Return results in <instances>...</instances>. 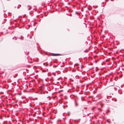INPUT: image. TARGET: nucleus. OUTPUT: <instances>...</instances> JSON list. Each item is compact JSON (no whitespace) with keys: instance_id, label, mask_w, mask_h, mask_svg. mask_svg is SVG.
Listing matches in <instances>:
<instances>
[{"instance_id":"1","label":"nucleus","mask_w":124,"mask_h":124,"mask_svg":"<svg viewBox=\"0 0 124 124\" xmlns=\"http://www.w3.org/2000/svg\"><path fill=\"white\" fill-rule=\"evenodd\" d=\"M53 56H58V55H61V54H54V53H52L51 54Z\"/></svg>"},{"instance_id":"2","label":"nucleus","mask_w":124,"mask_h":124,"mask_svg":"<svg viewBox=\"0 0 124 124\" xmlns=\"http://www.w3.org/2000/svg\"><path fill=\"white\" fill-rule=\"evenodd\" d=\"M39 113L38 111H37L35 113V114L36 115V114L38 115L39 114Z\"/></svg>"},{"instance_id":"3","label":"nucleus","mask_w":124,"mask_h":124,"mask_svg":"<svg viewBox=\"0 0 124 124\" xmlns=\"http://www.w3.org/2000/svg\"><path fill=\"white\" fill-rule=\"evenodd\" d=\"M75 105L76 106H77L78 105V104L77 103V102L76 101H75Z\"/></svg>"},{"instance_id":"4","label":"nucleus","mask_w":124,"mask_h":124,"mask_svg":"<svg viewBox=\"0 0 124 124\" xmlns=\"http://www.w3.org/2000/svg\"><path fill=\"white\" fill-rule=\"evenodd\" d=\"M14 39L16 40V38L15 37L14 38H13V39Z\"/></svg>"},{"instance_id":"5","label":"nucleus","mask_w":124,"mask_h":124,"mask_svg":"<svg viewBox=\"0 0 124 124\" xmlns=\"http://www.w3.org/2000/svg\"><path fill=\"white\" fill-rule=\"evenodd\" d=\"M98 110H99L100 111H101V110L100 108H98Z\"/></svg>"},{"instance_id":"6","label":"nucleus","mask_w":124,"mask_h":124,"mask_svg":"<svg viewBox=\"0 0 124 124\" xmlns=\"http://www.w3.org/2000/svg\"><path fill=\"white\" fill-rule=\"evenodd\" d=\"M75 13H76V14H78V13L77 12H75Z\"/></svg>"},{"instance_id":"7","label":"nucleus","mask_w":124,"mask_h":124,"mask_svg":"<svg viewBox=\"0 0 124 124\" xmlns=\"http://www.w3.org/2000/svg\"><path fill=\"white\" fill-rule=\"evenodd\" d=\"M19 38V39H21V40H23V39L22 38Z\"/></svg>"},{"instance_id":"8","label":"nucleus","mask_w":124,"mask_h":124,"mask_svg":"<svg viewBox=\"0 0 124 124\" xmlns=\"http://www.w3.org/2000/svg\"><path fill=\"white\" fill-rule=\"evenodd\" d=\"M84 109H87V108H86V107H84Z\"/></svg>"},{"instance_id":"9","label":"nucleus","mask_w":124,"mask_h":124,"mask_svg":"<svg viewBox=\"0 0 124 124\" xmlns=\"http://www.w3.org/2000/svg\"><path fill=\"white\" fill-rule=\"evenodd\" d=\"M81 100L82 101H83V99H82V97H81Z\"/></svg>"},{"instance_id":"10","label":"nucleus","mask_w":124,"mask_h":124,"mask_svg":"<svg viewBox=\"0 0 124 124\" xmlns=\"http://www.w3.org/2000/svg\"><path fill=\"white\" fill-rule=\"evenodd\" d=\"M94 109V108H92V110H93V111Z\"/></svg>"},{"instance_id":"11","label":"nucleus","mask_w":124,"mask_h":124,"mask_svg":"<svg viewBox=\"0 0 124 124\" xmlns=\"http://www.w3.org/2000/svg\"><path fill=\"white\" fill-rule=\"evenodd\" d=\"M107 112H109V110H108V111H107Z\"/></svg>"},{"instance_id":"12","label":"nucleus","mask_w":124,"mask_h":124,"mask_svg":"<svg viewBox=\"0 0 124 124\" xmlns=\"http://www.w3.org/2000/svg\"><path fill=\"white\" fill-rule=\"evenodd\" d=\"M0 119H2V118L1 117H0Z\"/></svg>"},{"instance_id":"13","label":"nucleus","mask_w":124,"mask_h":124,"mask_svg":"<svg viewBox=\"0 0 124 124\" xmlns=\"http://www.w3.org/2000/svg\"><path fill=\"white\" fill-rule=\"evenodd\" d=\"M88 10H91V9H88Z\"/></svg>"},{"instance_id":"14","label":"nucleus","mask_w":124,"mask_h":124,"mask_svg":"<svg viewBox=\"0 0 124 124\" xmlns=\"http://www.w3.org/2000/svg\"><path fill=\"white\" fill-rule=\"evenodd\" d=\"M115 101H116V100H115Z\"/></svg>"},{"instance_id":"15","label":"nucleus","mask_w":124,"mask_h":124,"mask_svg":"<svg viewBox=\"0 0 124 124\" xmlns=\"http://www.w3.org/2000/svg\"><path fill=\"white\" fill-rule=\"evenodd\" d=\"M42 71L43 72L44 71H43V70H42Z\"/></svg>"}]
</instances>
